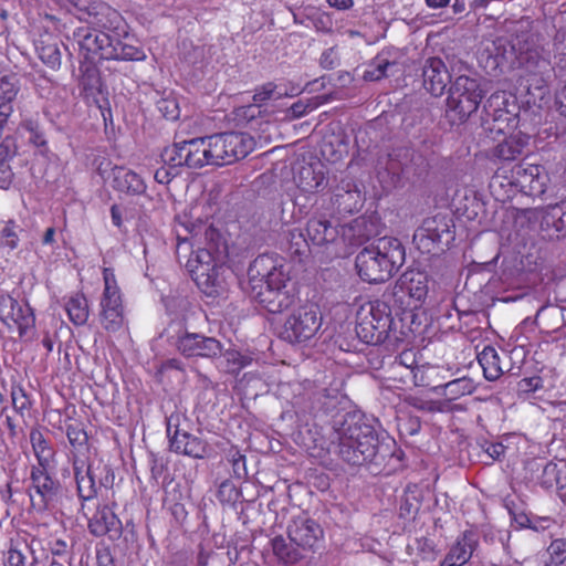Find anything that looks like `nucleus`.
I'll return each mask as SVG.
<instances>
[{
    "label": "nucleus",
    "instance_id": "nucleus-33",
    "mask_svg": "<svg viewBox=\"0 0 566 566\" xmlns=\"http://www.w3.org/2000/svg\"><path fill=\"white\" fill-rule=\"evenodd\" d=\"M474 390L475 386L472 379L468 377L457 378L447 384L433 386L432 388V392L443 397L440 401L447 403V411L450 410V403L452 401L471 395Z\"/></svg>",
    "mask_w": 566,
    "mask_h": 566
},
{
    "label": "nucleus",
    "instance_id": "nucleus-47",
    "mask_svg": "<svg viewBox=\"0 0 566 566\" xmlns=\"http://www.w3.org/2000/svg\"><path fill=\"white\" fill-rule=\"evenodd\" d=\"M548 559L544 566H562L566 563V538H556L547 547Z\"/></svg>",
    "mask_w": 566,
    "mask_h": 566
},
{
    "label": "nucleus",
    "instance_id": "nucleus-50",
    "mask_svg": "<svg viewBox=\"0 0 566 566\" xmlns=\"http://www.w3.org/2000/svg\"><path fill=\"white\" fill-rule=\"evenodd\" d=\"M544 388V380L539 376L524 377L517 382V396L522 399L531 398L536 391Z\"/></svg>",
    "mask_w": 566,
    "mask_h": 566
},
{
    "label": "nucleus",
    "instance_id": "nucleus-34",
    "mask_svg": "<svg viewBox=\"0 0 566 566\" xmlns=\"http://www.w3.org/2000/svg\"><path fill=\"white\" fill-rule=\"evenodd\" d=\"M30 443L36 459V464L31 465V468H51L54 462L55 450L39 428L31 429Z\"/></svg>",
    "mask_w": 566,
    "mask_h": 566
},
{
    "label": "nucleus",
    "instance_id": "nucleus-64",
    "mask_svg": "<svg viewBox=\"0 0 566 566\" xmlns=\"http://www.w3.org/2000/svg\"><path fill=\"white\" fill-rule=\"evenodd\" d=\"M555 103L558 112L566 117V83L556 92Z\"/></svg>",
    "mask_w": 566,
    "mask_h": 566
},
{
    "label": "nucleus",
    "instance_id": "nucleus-2",
    "mask_svg": "<svg viewBox=\"0 0 566 566\" xmlns=\"http://www.w3.org/2000/svg\"><path fill=\"white\" fill-rule=\"evenodd\" d=\"M549 176L542 165L502 164L492 176L489 188L495 200L505 202L517 193L538 197L546 191Z\"/></svg>",
    "mask_w": 566,
    "mask_h": 566
},
{
    "label": "nucleus",
    "instance_id": "nucleus-60",
    "mask_svg": "<svg viewBox=\"0 0 566 566\" xmlns=\"http://www.w3.org/2000/svg\"><path fill=\"white\" fill-rule=\"evenodd\" d=\"M408 369H418L417 353L413 349H405L392 361Z\"/></svg>",
    "mask_w": 566,
    "mask_h": 566
},
{
    "label": "nucleus",
    "instance_id": "nucleus-20",
    "mask_svg": "<svg viewBox=\"0 0 566 566\" xmlns=\"http://www.w3.org/2000/svg\"><path fill=\"white\" fill-rule=\"evenodd\" d=\"M176 347L187 358H214L222 353V344L217 338L189 332L178 336Z\"/></svg>",
    "mask_w": 566,
    "mask_h": 566
},
{
    "label": "nucleus",
    "instance_id": "nucleus-44",
    "mask_svg": "<svg viewBox=\"0 0 566 566\" xmlns=\"http://www.w3.org/2000/svg\"><path fill=\"white\" fill-rule=\"evenodd\" d=\"M388 374V380L399 388L412 386L416 378V369H408L395 363H391Z\"/></svg>",
    "mask_w": 566,
    "mask_h": 566
},
{
    "label": "nucleus",
    "instance_id": "nucleus-8",
    "mask_svg": "<svg viewBox=\"0 0 566 566\" xmlns=\"http://www.w3.org/2000/svg\"><path fill=\"white\" fill-rule=\"evenodd\" d=\"M454 223L448 216L436 214L423 220L413 233V243L422 254L439 255L454 241Z\"/></svg>",
    "mask_w": 566,
    "mask_h": 566
},
{
    "label": "nucleus",
    "instance_id": "nucleus-37",
    "mask_svg": "<svg viewBox=\"0 0 566 566\" xmlns=\"http://www.w3.org/2000/svg\"><path fill=\"white\" fill-rule=\"evenodd\" d=\"M65 436L71 446V460L73 457L90 451V438L84 423L81 420H72L65 427Z\"/></svg>",
    "mask_w": 566,
    "mask_h": 566
},
{
    "label": "nucleus",
    "instance_id": "nucleus-7",
    "mask_svg": "<svg viewBox=\"0 0 566 566\" xmlns=\"http://www.w3.org/2000/svg\"><path fill=\"white\" fill-rule=\"evenodd\" d=\"M483 98L478 80L467 75L458 76L451 83L447 98V117L452 124L464 123L476 109Z\"/></svg>",
    "mask_w": 566,
    "mask_h": 566
},
{
    "label": "nucleus",
    "instance_id": "nucleus-1",
    "mask_svg": "<svg viewBox=\"0 0 566 566\" xmlns=\"http://www.w3.org/2000/svg\"><path fill=\"white\" fill-rule=\"evenodd\" d=\"M250 295L270 313H282L298 298L285 259L275 253L258 255L248 269Z\"/></svg>",
    "mask_w": 566,
    "mask_h": 566
},
{
    "label": "nucleus",
    "instance_id": "nucleus-15",
    "mask_svg": "<svg viewBox=\"0 0 566 566\" xmlns=\"http://www.w3.org/2000/svg\"><path fill=\"white\" fill-rule=\"evenodd\" d=\"M549 64L546 60L536 56H528L521 63L517 71L516 90L525 97L527 104H536L547 93L548 85L545 74Z\"/></svg>",
    "mask_w": 566,
    "mask_h": 566
},
{
    "label": "nucleus",
    "instance_id": "nucleus-32",
    "mask_svg": "<svg viewBox=\"0 0 566 566\" xmlns=\"http://www.w3.org/2000/svg\"><path fill=\"white\" fill-rule=\"evenodd\" d=\"M28 543L25 538H11L6 551H3L2 565L3 566H27V555L24 549H29L32 555L30 566H39V558L32 549V544Z\"/></svg>",
    "mask_w": 566,
    "mask_h": 566
},
{
    "label": "nucleus",
    "instance_id": "nucleus-14",
    "mask_svg": "<svg viewBox=\"0 0 566 566\" xmlns=\"http://www.w3.org/2000/svg\"><path fill=\"white\" fill-rule=\"evenodd\" d=\"M214 166L232 165L245 158L255 147L254 138L242 132H224L209 136Z\"/></svg>",
    "mask_w": 566,
    "mask_h": 566
},
{
    "label": "nucleus",
    "instance_id": "nucleus-11",
    "mask_svg": "<svg viewBox=\"0 0 566 566\" xmlns=\"http://www.w3.org/2000/svg\"><path fill=\"white\" fill-rule=\"evenodd\" d=\"M50 469L46 467L30 468L27 492L32 512L46 513L53 511L62 496V484Z\"/></svg>",
    "mask_w": 566,
    "mask_h": 566
},
{
    "label": "nucleus",
    "instance_id": "nucleus-62",
    "mask_svg": "<svg viewBox=\"0 0 566 566\" xmlns=\"http://www.w3.org/2000/svg\"><path fill=\"white\" fill-rule=\"evenodd\" d=\"M178 175V170L171 168L169 166L158 168L155 171L154 178L158 184L167 185L169 184L176 176Z\"/></svg>",
    "mask_w": 566,
    "mask_h": 566
},
{
    "label": "nucleus",
    "instance_id": "nucleus-21",
    "mask_svg": "<svg viewBox=\"0 0 566 566\" xmlns=\"http://www.w3.org/2000/svg\"><path fill=\"white\" fill-rule=\"evenodd\" d=\"M172 419L174 416H170L167 423L170 450L177 454L193 459H205L208 457L210 447L206 440L179 429L178 426L171 432Z\"/></svg>",
    "mask_w": 566,
    "mask_h": 566
},
{
    "label": "nucleus",
    "instance_id": "nucleus-45",
    "mask_svg": "<svg viewBox=\"0 0 566 566\" xmlns=\"http://www.w3.org/2000/svg\"><path fill=\"white\" fill-rule=\"evenodd\" d=\"M186 145L185 142L176 143L171 146L164 148L160 157L166 166L178 169L179 167L186 166L184 163Z\"/></svg>",
    "mask_w": 566,
    "mask_h": 566
},
{
    "label": "nucleus",
    "instance_id": "nucleus-58",
    "mask_svg": "<svg viewBox=\"0 0 566 566\" xmlns=\"http://www.w3.org/2000/svg\"><path fill=\"white\" fill-rule=\"evenodd\" d=\"M18 151L17 142L13 137L7 136L0 143V163H9Z\"/></svg>",
    "mask_w": 566,
    "mask_h": 566
},
{
    "label": "nucleus",
    "instance_id": "nucleus-40",
    "mask_svg": "<svg viewBox=\"0 0 566 566\" xmlns=\"http://www.w3.org/2000/svg\"><path fill=\"white\" fill-rule=\"evenodd\" d=\"M19 92V82L14 75H3L0 77V112L9 108L10 114L13 108L11 103Z\"/></svg>",
    "mask_w": 566,
    "mask_h": 566
},
{
    "label": "nucleus",
    "instance_id": "nucleus-39",
    "mask_svg": "<svg viewBox=\"0 0 566 566\" xmlns=\"http://www.w3.org/2000/svg\"><path fill=\"white\" fill-rule=\"evenodd\" d=\"M542 223L547 229H553L557 237L566 235V200L548 206Z\"/></svg>",
    "mask_w": 566,
    "mask_h": 566
},
{
    "label": "nucleus",
    "instance_id": "nucleus-63",
    "mask_svg": "<svg viewBox=\"0 0 566 566\" xmlns=\"http://www.w3.org/2000/svg\"><path fill=\"white\" fill-rule=\"evenodd\" d=\"M14 174L9 163H0V188L8 189L12 184Z\"/></svg>",
    "mask_w": 566,
    "mask_h": 566
},
{
    "label": "nucleus",
    "instance_id": "nucleus-43",
    "mask_svg": "<svg viewBox=\"0 0 566 566\" xmlns=\"http://www.w3.org/2000/svg\"><path fill=\"white\" fill-rule=\"evenodd\" d=\"M10 396L13 410L23 418L32 408V400L29 394L21 384H12Z\"/></svg>",
    "mask_w": 566,
    "mask_h": 566
},
{
    "label": "nucleus",
    "instance_id": "nucleus-27",
    "mask_svg": "<svg viewBox=\"0 0 566 566\" xmlns=\"http://www.w3.org/2000/svg\"><path fill=\"white\" fill-rule=\"evenodd\" d=\"M304 230L311 244L316 247L333 243L339 235L338 226L323 216L310 218Z\"/></svg>",
    "mask_w": 566,
    "mask_h": 566
},
{
    "label": "nucleus",
    "instance_id": "nucleus-23",
    "mask_svg": "<svg viewBox=\"0 0 566 566\" xmlns=\"http://www.w3.org/2000/svg\"><path fill=\"white\" fill-rule=\"evenodd\" d=\"M88 532L95 537L107 536L117 541L123 534L120 518L107 504H98L95 512L87 518Z\"/></svg>",
    "mask_w": 566,
    "mask_h": 566
},
{
    "label": "nucleus",
    "instance_id": "nucleus-9",
    "mask_svg": "<svg viewBox=\"0 0 566 566\" xmlns=\"http://www.w3.org/2000/svg\"><path fill=\"white\" fill-rule=\"evenodd\" d=\"M323 324L319 306L305 303L295 307L285 318L280 337L293 345L305 344L316 336Z\"/></svg>",
    "mask_w": 566,
    "mask_h": 566
},
{
    "label": "nucleus",
    "instance_id": "nucleus-17",
    "mask_svg": "<svg viewBox=\"0 0 566 566\" xmlns=\"http://www.w3.org/2000/svg\"><path fill=\"white\" fill-rule=\"evenodd\" d=\"M222 271L223 266L214 261L208 249L198 252L196 264L190 263L192 280L200 291L210 297L220 296L227 290Z\"/></svg>",
    "mask_w": 566,
    "mask_h": 566
},
{
    "label": "nucleus",
    "instance_id": "nucleus-10",
    "mask_svg": "<svg viewBox=\"0 0 566 566\" xmlns=\"http://www.w3.org/2000/svg\"><path fill=\"white\" fill-rule=\"evenodd\" d=\"M430 275L422 270L405 271L395 285L394 298L399 303L401 312L410 318L420 310L429 294Z\"/></svg>",
    "mask_w": 566,
    "mask_h": 566
},
{
    "label": "nucleus",
    "instance_id": "nucleus-4",
    "mask_svg": "<svg viewBox=\"0 0 566 566\" xmlns=\"http://www.w3.org/2000/svg\"><path fill=\"white\" fill-rule=\"evenodd\" d=\"M403 318L392 314L391 306L381 298L361 304L356 313V334L368 345H380L388 339L402 340L407 333Z\"/></svg>",
    "mask_w": 566,
    "mask_h": 566
},
{
    "label": "nucleus",
    "instance_id": "nucleus-38",
    "mask_svg": "<svg viewBox=\"0 0 566 566\" xmlns=\"http://www.w3.org/2000/svg\"><path fill=\"white\" fill-rule=\"evenodd\" d=\"M478 361L483 370V376L490 381L497 380L504 374L501 357L491 345L484 346L478 354Z\"/></svg>",
    "mask_w": 566,
    "mask_h": 566
},
{
    "label": "nucleus",
    "instance_id": "nucleus-28",
    "mask_svg": "<svg viewBox=\"0 0 566 566\" xmlns=\"http://www.w3.org/2000/svg\"><path fill=\"white\" fill-rule=\"evenodd\" d=\"M111 185L114 190L124 192L129 196L143 195L146 191V184L144 179L135 171L124 167L114 166L112 168Z\"/></svg>",
    "mask_w": 566,
    "mask_h": 566
},
{
    "label": "nucleus",
    "instance_id": "nucleus-30",
    "mask_svg": "<svg viewBox=\"0 0 566 566\" xmlns=\"http://www.w3.org/2000/svg\"><path fill=\"white\" fill-rule=\"evenodd\" d=\"M185 145L184 163H186L187 167L201 168L206 165L214 166L209 136L186 140Z\"/></svg>",
    "mask_w": 566,
    "mask_h": 566
},
{
    "label": "nucleus",
    "instance_id": "nucleus-18",
    "mask_svg": "<svg viewBox=\"0 0 566 566\" xmlns=\"http://www.w3.org/2000/svg\"><path fill=\"white\" fill-rule=\"evenodd\" d=\"M0 322L20 337L27 335L35 325L33 310L28 302L19 301L11 294H0Z\"/></svg>",
    "mask_w": 566,
    "mask_h": 566
},
{
    "label": "nucleus",
    "instance_id": "nucleus-12",
    "mask_svg": "<svg viewBox=\"0 0 566 566\" xmlns=\"http://www.w3.org/2000/svg\"><path fill=\"white\" fill-rule=\"evenodd\" d=\"M102 274L104 289L99 301L98 318L106 332L116 333L122 329L125 322L123 293L114 269L104 268Z\"/></svg>",
    "mask_w": 566,
    "mask_h": 566
},
{
    "label": "nucleus",
    "instance_id": "nucleus-48",
    "mask_svg": "<svg viewBox=\"0 0 566 566\" xmlns=\"http://www.w3.org/2000/svg\"><path fill=\"white\" fill-rule=\"evenodd\" d=\"M395 66H397L396 62H391L388 59L378 55L376 56L374 63L370 65V69L365 72V78L370 81H379L384 77H387L389 69Z\"/></svg>",
    "mask_w": 566,
    "mask_h": 566
},
{
    "label": "nucleus",
    "instance_id": "nucleus-22",
    "mask_svg": "<svg viewBox=\"0 0 566 566\" xmlns=\"http://www.w3.org/2000/svg\"><path fill=\"white\" fill-rule=\"evenodd\" d=\"M287 536L298 548L315 551L324 539V531L316 521L297 516L289 525Z\"/></svg>",
    "mask_w": 566,
    "mask_h": 566
},
{
    "label": "nucleus",
    "instance_id": "nucleus-54",
    "mask_svg": "<svg viewBox=\"0 0 566 566\" xmlns=\"http://www.w3.org/2000/svg\"><path fill=\"white\" fill-rule=\"evenodd\" d=\"M229 455L231 457L230 462L232 464L233 476L235 479H243L248 474L245 455L235 447H231Z\"/></svg>",
    "mask_w": 566,
    "mask_h": 566
},
{
    "label": "nucleus",
    "instance_id": "nucleus-51",
    "mask_svg": "<svg viewBox=\"0 0 566 566\" xmlns=\"http://www.w3.org/2000/svg\"><path fill=\"white\" fill-rule=\"evenodd\" d=\"M408 403L421 411L443 412L447 411V403L440 400L426 399L420 396H409Z\"/></svg>",
    "mask_w": 566,
    "mask_h": 566
},
{
    "label": "nucleus",
    "instance_id": "nucleus-35",
    "mask_svg": "<svg viewBox=\"0 0 566 566\" xmlns=\"http://www.w3.org/2000/svg\"><path fill=\"white\" fill-rule=\"evenodd\" d=\"M526 146L527 138L520 135H510L492 149V157L502 161V164H510L523 155Z\"/></svg>",
    "mask_w": 566,
    "mask_h": 566
},
{
    "label": "nucleus",
    "instance_id": "nucleus-59",
    "mask_svg": "<svg viewBox=\"0 0 566 566\" xmlns=\"http://www.w3.org/2000/svg\"><path fill=\"white\" fill-rule=\"evenodd\" d=\"M317 107V104L312 101H297L289 108V116L291 118H300Z\"/></svg>",
    "mask_w": 566,
    "mask_h": 566
},
{
    "label": "nucleus",
    "instance_id": "nucleus-19",
    "mask_svg": "<svg viewBox=\"0 0 566 566\" xmlns=\"http://www.w3.org/2000/svg\"><path fill=\"white\" fill-rule=\"evenodd\" d=\"M80 48V54L83 60L80 62V75L77 78V85L80 95L86 102L98 103V97L105 91L98 63L102 61L99 57H90L86 50Z\"/></svg>",
    "mask_w": 566,
    "mask_h": 566
},
{
    "label": "nucleus",
    "instance_id": "nucleus-16",
    "mask_svg": "<svg viewBox=\"0 0 566 566\" xmlns=\"http://www.w3.org/2000/svg\"><path fill=\"white\" fill-rule=\"evenodd\" d=\"M483 122L491 133L506 134L516 127L518 106L506 92H495L485 102Z\"/></svg>",
    "mask_w": 566,
    "mask_h": 566
},
{
    "label": "nucleus",
    "instance_id": "nucleus-31",
    "mask_svg": "<svg viewBox=\"0 0 566 566\" xmlns=\"http://www.w3.org/2000/svg\"><path fill=\"white\" fill-rule=\"evenodd\" d=\"M63 307L72 324L83 326L87 323L91 311L88 300L82 291L70 293L63 297Z\"/></svg>",
    "mask_w": 566,
    "mask_h": 566
},
{
    "label": "nucleus",
    "instance_id": "nucleus-57",
    "mask_svg": "<svg viewBox=\"0 0 566 566\" xmlns=\"http://www.w3.org/2000/svg\"><path fill=\"white\" fill-rule=\"evenodd\" d=\"M261 114L259 105L249 104L234 109V119L238 122H250Z\"/></svg>",
    "mask_w": 566,
    "mask_h": 566
},
{
    "label": "nucleus",
    "instance_id": "nucleus-24",
    "mask_svg": "<svg viewBox=\"0 0 566 566\" xmlns=\"http://www.w3.org/2000/svg\"><path fill=\"white\" fill-rule=\"evenodd\" d=\"M423 87L433 96L444 94L448 84L451 83V75L442 59L433 56L424 61L422 66Z\"/></svg>",
    "mask_w": 566,
    "mask_h": 566
},
{
    "label": "nucleus",
    "instance_id": "nucleus-5",
    "mask_svg": "<svg viewBox=\"0 0 566 566\" xmlns=\"http://www.w3.org/2000/svg\"><path fill=\"white\" fill-rule=\"evenodd\" d=\"M379 446L375 428L361 418H345L338 431V454L352 465L373 461Z\"/></svg>",
    "mask_w": 566,
    "mask_h": 566
},
{
    "label": "nucleus",
    "instance_id": "nucleus-26",
    "mask_svg": "<svg viewBox=\"0 0 566 566\" xmlns=\"http://www.w3.org/2000/svg\"><path fill=\"white\" fill-rule=\"evenodd\" d=\"M294 182L303 193H317L327 185L326 171L322 163L302 165L294 175Z\"/></svg>",
    "mask_w": 566,
    "mask_h": 566
},
{
    "label": "nucleus",
    "instance_id": "nucleus-3",
    "mask_svg": "<svg viewBox=\"0 0 566 566\" xmlns=\"http://www.w3.org/2000/svg\"><path fill=\"white\" fill-rule=\"evenodd\" d=\"M405 259L401 242L392 237H382L358 252L355 266L364 282L378 284L390 280L402 266Z\"/></svg>",
    "mask_w": 566,
    "mask_h": 566
},
{
    "label": "nucleus",
    "instance_id": "nucleus-61",
    "mask_svg": "<svg viewBox=\"0 0 566 566\" xmlns=\"http://www.w3.org/2000/svg\"><path fill=\"white\" fill-rule=\"evenodd\" d=\"M275 88L276 85L272 82L265 83L261 87L256 88L253 95L254 103L260 106L270 99L273 96Z\"/></svg>",
    "mask_w": 566,
    "mask_h": 566
},
{
    "label": "nucleus",
    "instance_id": "nucleus-41",
    "mask_svg": "<svg viewBox=\"0 0 566 566\" xmlns=\"http://www.w3.org/2000/svg\"><path fill=\"white\" fill-rule=\"evenodd\" d=\"M311 242L306 235L305 230L301 228H293L289 231V247L287 252L292 256H303L310 252Z\"/></svg>",
    "mask_w": 566,
    "mask_h": 566
},
{
    "label": "nucleus",
    "instance_id": "nucleus-49",
    "mask_svg": "<svg viewBox=\"0 0 566 566\" xmlns=\"http://www.w3.org/2000/svg\"><path fill=\"white\" fill-rule=\"evenodd\" d=\"M439 375V370L436 366L431 365H419L418 369H416V378L412 386L418 387H429L432 391L433 386H436L434 380ZM440 386V384H437Z\"/></svg>",
    "mask_w": 566,
    "mask_h": 566
},
{
    "label": "nucleus",
    "instance_id": "nucleus-52",
    "mask_svg": "<svg viewBox=\"0 0 566 566\" xmlns=\"http://www.w3.org/2000/svg\"><path fill=\"white\" fill-rule=\"evenodd\" d=\"M539 468H541L542 473H541V475L537 476L538 483L544 489L553 488V485L558 482L559 472L557 469V464L549 461V462L538 465L537 469H539Z\"/></svg>",
    "mask_w": 566,
    "mask_h": 566
},
{
    "label": "nucleus",
    "instance_id": "nucleus-25",
    "mask_svg": "<svg viewBox=\"0 0 566 566\" xmlns=\"http://www.w3.org/2000/svg\"><path fill=\"white\" fill-rule=\"evenodd\" d=\"M479 546L478 535L472 530H465L455 539L440 566H463L472 557Z\"/></svg>",
    "mask_w": 566,
    "mask_h": 566
},
{
    "label": "nucleus",
    "instance_id": "nucleus-36",
    "mask_svg": "<svg viewBox=\"0 0 566 566\" xmlns=\"http://www.w3.org/2000/svg\"><path fill=\"white\" fill-rule=\"evenodd\" d=\"M35 50L39 59L50 69L57 70L61 66V51L55 38L45 33L35 41Z\"/></svg>",
    "mask_w": 566,
    "mask_h": 566
},
{
    "label": "nucleus",
    "instance_id": "nucleus-56",
    "mask_svg": "<svg viewBox=\"0 0 566 566\" xmlns=\"http://www.w3.org/2000/svg\"><path fill=\"white\" fill-rule=\"evenodd\" d=\"M23 127L31 134L30 142L36 147L46 146V139L39 124L32 119L25 120Z\"/></svg>",
    "mask_w": 566,
    "mask_h": 566
},
{
    "label": "nucleus",
    "instance_id": "nucleus-6",
    "mask_svg": "<svg viewBox=\"0 0 566 566\" xmlns=\"http://www.w3.org/2000/svg\"><path fill=\"white\" fill-rule=\"evenodd\" d=\"M74 36L78 46L88 52L90 57L97 56L104 61H143L146 59L144 50L139 46L125 43L96 29L80 28Z\"/></svg>",
    "mask_w": 566,
    "mask_h": 566
},
{
    "label": "nucleus",
    "instance_id": "nucleus-46",
    "mask_svg": "<svg viewBox=\"0 0 566 566\" xmlns=\"http://www.w3.org/2000/svg\"><path fill=\"white\" fill-rule=\"evenodd\" d=\"M349 229L354 232L355 243L363 244L371 239L373 235L376 234L374 230V223L365 218L360 217L355 219Z\"/></svg>",
    "mask_w": 566,
    "mask_h": 566
},
{
    "label": "nucleus",
    "instance_id": "nucleus-55",
    "mask_svg": "<svg viewBox=\"0 0 566 566\" xmlns=\"http://www.w3.org/2000/svg\"><path fill=\"white\" fill-rule=\"evenodd\" d=\"M17 223L14 220H8L0 232V237L4 240V245L14 250L19 245V237L17 233Z\"/></svg>",
    "mask_w": 566,
    "mask_h": 566
},
{
    "label": "nucleus",
    "instance_id": "nucleus-53",
    "mask_svg": "<svg viewBox=\"0 0 566 566\" xmlns=\"http://www.w3.org/2000/svg\"><path fill=\"white\" fill-rule=\"evenodd\" d=\"M157 108L168 120H176L180 116L177 101L172 97H164L157 102Z\"/></svg>",
    "mask_w": 566,
    "mask_h": 566
},
{
    "label": "nucleus",
    "instance_id": "nucleus-29",
    "mask_svg": "<svg viewBox=\"0 0 566 566\" xmlns=\"http://www.w3.org/2000/svg\"><path fill=\"white\" fill-rule=\"evenodd\" d=\"M332 205L339 214H353L363 206L361 192L350 182L337 186L332 197Z\"/></svg>",
    "mask_w": 566,
    "mask_h": 566
},
{
    "label": "nucleus",
    "instance_id": "nucleus-42",
    "mask_svg": "<svg viewBox=\"0 0 566 566\" xmlns=\"http://www.w3.org/2000/svg\"><path fill=\"white\" fill-rule=\"evenodd\" d=\"M271 544L274 555L284 564H295L302 558L301 553L291 547L282 536L274 537Z\"/></svg>",
    "mask_w": 566,
    "mask_h": 566
},
{
    "label": "nucleus",
    "instance_id": "nucleus-13",
    "mask_svg": "<svg viewBox=\"0 0 566 566\" xmlns=\"http://www.w3.org/2000/svg\"><path fill=\"white\" fill-rule=\"evenodd\" d=\"M74 478L76 482L77 496L84 506V502L91 501L97 496L96 481L105 489H112L115 482L113 469L105 463H99L96 468L92 464L85 465V462L77 455L71 460Z\"/></svg>",
    "mask_w": 566,
    "mask_h": 566
}]
</instances>
